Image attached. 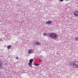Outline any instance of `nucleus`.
Instances as JSON below:
<instances>
[{
	"mask_svg": "<svg viewBox=\"0 0 78 78\" xmlns=\"http://www.w3.org/2000/svg\"><path fill=\"white\" fill-rule=\"evenodd\" d=\"M69 66H73L74 68L78 69V61H75L73 62H69Z\"/></svg>",
	"mask_w": 78,
	"mask_h": 78,
	"instance_id": "f257e3e1",
	"label": "nucleus"
},
{
	"mask_svg": "<svg viewBox=\"0 0 78 78\" xmlns=\"http://www.w3.org/2000/svg\"><path fill=\"white\" fill-rule=\"evenodd\" d=\"M33 59H31L30 60V63H32L33 62Z\"/></svg>",
	"mask_w": 78,
	"mask_h": 78,
	"instance_id": "1a4fd4ad",
	"label": "nucleus"
},
{
	"mask_svg": "<svg viewBox=\"0 0 78 78\" xmlns=\"http://www.w3.org/2000/svg\"><path fill=\"white\" fill-rule=\"evenodd\" d=\"M74 16L76 17L78 16V11H76L74 12Z\"/></svg>",
	"mask_w": 78,
	"mask_h": 78,
	"instance_id": "7ed1b4c3",
	"label": "nucleus"
},
{
	"mask_svg": "<svg viewBox=\"0 0 78 78\" xmlns=\"http://www.w3.org/2000/svg\"><path fill=\"white\" fill-rule=\"evenodd\" d=\"M34 43L35 44V45H39L41 44L39 42V41H35L34 42Z\"/></svg>",
	"mask_w": 78,
	"mask_h": 78,
	"instance_id": "39448f33",
	"label": "nucleus"
},
{
	"mask_svg": "<svg viewBox=\"0 0 78 78\" xmlns=\"http://www.w3.org/2000/svg\"><path fill=\"white\" fill-rule=\"evenodd\" d=\"M65 0L66 1H69V0Z\"/></svg>",
	"mask_w": 78,
	"mask_h": 78,
	"instance_id": "dca6fc26",
	"label": "nucleus"
},
{
	"mask_svg": "<svg viewBox=\"0 0 78 78\" xmlns=\"http://www.w3.org/2000/svg\"><path fill=\"white\" fill-rule=\"evenodd\" d=\"M16 59H18V57H16Z\"/></svg>",
	"mask_w": 78,
	"mask_h": 78,
	"instance_id": "4468645a",
	"label": "nucleus"
},
{
	"mask_svg": "<svg viewBox=\"0 0 78 78\" xmlns=\"http://www.w3.org/2000/svg\"><path fill=\"white\" fill-rule=\"evenodd\" d=\"M33 53L34 52H33V50L32 49H29L28 50V53L29 54H31V53Z\"/></svg>",
	"mask_w": 78,
	"mask_h": 78,
	"instance_id": "423d86ee",
	"label": "nucleus"
},
{
	"mask_svg": "<svg viewBox=\"0 0 78 78\" xmlns=\"http://www.w3.org/2000/svg\"><path fill=\"white\" fill-rule=\"evenodd\" d=\"M11 47V45H9L7 46L8 49H9Z\"/></svg>",
	"mask_w": 78,
	"mask_h": 78,
	"instance_id": "9d476101",
	"label": "nucleus"
},
{
	"mask_svg": "<svg viewBox=\"0 0 78 78\" xmlns=\"http://www.w3.org/2000/svg\"><path fill=\"white\" fill-rule=\"evenodd\" d=\"M75 39L76 41H78V37H76L75 38Z\"/></svg>",
	"mask_w": 78,
	"mask_h": 78,
	"instance_id": "f8f14e48",
	"label": "nucleus"
},
{
	"mask_svg": "<svg viewBox=\"0 0 78 78\" xmlns=\"http://www.w3.org/2000/svg\"><path fill=\"white\" fill-rule=\"evenodd\" d=\"M48 34L49 37L51 38H52L53 39H55V38H57V37H58V35L55 33H48Z\"/></svg>",
	"mask_w": 78,
	"mask_h": 78,
	"instance_id": "f03ea898",
	"label": "nucleus"
},
{
	"mask_svg": "<svg viewBox=\"0 0 78 78\" xmlns=\"http://www.w3.org/2000/svg\"><path fill=\"white\" fill-rule=\"evenodd\" d=\"M44 36H46V35H47V34H46V33H44Z\"/></svg>",
	"mask_w": 78,
	"mask_h": 78,
	"instance_id": "ddd939ff",
	"label": "nucleus"
},
{
	"mask_svg": "<svg viewBox=\"0 0 78 78\" xmlns=\"http://www.w3.org/2000/svg\"><path fill=\"white\" fill-rule=\"evenodd\" d=\"M52 23V21H48L47 22H46V24L47 25H50V24H51V23Z\"/></svg>",
	"mask_w": 78,
	"mask_h": 78,
	"instance_id": "20e7f679",
	"label": "nucleus"
},
{
	"mask_svg": "<svg viewBox=\"0 0 78 78\" xmlns=\"http://www.w3.org/2000/svg\"><path fill=\"white\" fill-rule=\"evenodd\" d=\"M34 65L35 66H38L39 65V63H34Z\"/></svg>",
	"mask_w": 78,
	"mask_h": 78,
	"instance_id": "6e6552de",
	"label": "nucleus"
},
{
	"mask_svg": "<svg viewBox=\"0 0 78 78\" xmlns=\"http://www.w3.org/2000/svg\"><path fill=\"white\" fill-rule=\"evenodd\" d=\"M31 64H32V63H30H30L28 64V65H29V66H30V67H31Z\"/></svg>",
	"mask_w": 78,
	"mask_h": 78,
	"instance_id": "9b49d317",
	"label": "nucleus"
},
{
	"mask_svg": "<svg viewBox=\"0 0 78 78\" xmlns=\"http://www.w3.org/2000/svg\"><path fill=\"white\" fill-rule=\"evenodd\" d=\"M3 66V63L2 62H0V67H2V66Z\"/></svg>",
	"mask_w": 78,
	"mask_h": 78,
	"instance_id": "0eeeda50",
	"label": "nucleus"
},
{
	"mask_svg": "<svg viewBox=\"0 0 78 78\" xmlns=\"http://www.w3.org/2000/svg\"><path fill=\"white\" fill-rule=\"evenodd\" d=\"M60 2H63V1H64V0H60Z\"/></svg>",
	"mask_w": 78,
	"mask_h": 78,
	"instance_id": "2eb2a0df",
	"label": "nucleus"
}]
</instances>
